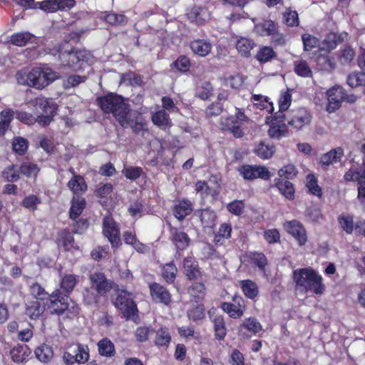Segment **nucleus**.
Returning <instances> with one entry per match:
<instances>
[{
    "mask_svg": "<svg viewBox=\"0 0 365 365\" xmlns=\"http://www.w3.org/2000/svg\"><path fill=\"white\" fill-rule=\"evenodd\" d=\"M104 20L113 26L125 25L128 22V18L125 15L114 12L106 14Z\"/></svg>",
    "mask_w": 365,
    "mask_h": 365,
    "instance_id": "nucleus-62",
    "label": "nucleus"
},
{
    "mask_svg": "<svg viewBox=\"0 0 365 365\" xmlns=\"http://www.w3.org/2000/svg\"><path fill=\"white\" fill-rule=\"evenodd\" d=\"M274 153V147L268 145L263 142L259 143L255 148V153L262 159H269Z\"/></svg>",
    "mask_w": 365,
    "mask_h": 365,
    "instance_id": "nucleus-60",
    "label": "nucleus"
},
{
    "mask_svg": "<svg viewBox=\"0 0 365 365\" xmlns=\"http://www.w3.org/2000/svg\"><path fill=\"white\" fill-rule=\"evenodd\" d=\"M240 285L246 297L254 299L258 296L259 287L255 282L250 279H244L240 282Z\"/></svg>",
    "mask_w": 365,
    "mask_h": 365,
    "instance_id": "nucleus-43",
    "label": "nucleus"
},
{
    "mask_svg": "<svg viewBox=\"0 0 365 365\" xmlns=\"http://www.w3.org/2000/svg\"><path fill=\"white\" fill-rule=\"evenodd\" d=\"M34 354L38 360L45 364L50 362L53 357V348L46 344H42L36 347Z\"/></svg>",
    "mask_w": 365,
    "mask_h": 365,
    "instance_id": "nucleus-41",
    "label": "nucleus"
},
{
    "mask_svg": "<svg viewBox=\"0 0 365 365\" xmlns=\"http://www.w3.org/2000/svg\"><path fill=\"white\" fill-rule=\"evenodd\" d=\"M122 173L126 179L135 181L140 178L143 173V170L141 167L128 166L123 169Z\"/></svg>",
    "mask_w": 365,
    "mask_h": 365,
    "instance_id": "nucleus-64",
    "label": "nucleus"
},
{
    "mask_svg": "<svg viewBox=\"0 0 365 365\" xmlns=\"http://www.w3.org/2000/svg\"><path fill=\"white\" fill-rule=\"evenodd\" d=\"M153 123L160 128H170L173 125L168 113L165 110H159L155 112L151 117Z\"/></svg>",
    "mask_w": 365,
    "mask_h": 365,
    "instance_id": "nucleus-40",
    "label": "nucleus"
},
{
    "mask_svg": "<svg viewBox=\"0 0 365 365\" xmlns=\"http://www.w3.org/2000/svg\"><path fill=\"white\" fill-rule=\"evenodd\" d=\"M103 234L112 247L118 248L121 245L119 226L110 215H106L103 219Z\"/></svg>",
    "mask_w": 365,
    "mask_h": 365,
    "instance_id": "nucleus-10",
    "label": "nucleus"
},
{
    "mask_svg": "<svg viewBox=\"0 0 365 365\" xmlns=\"http://www.w3.org/2000/svg\"><path fill=\"white\" fill-rule=\"evenodd\" d=\"M40 204H41V198L33 194L26 196L21 202V205L31 212L36 211Z\"/></svg>",
    "mask_w": 365,
    "mask_h": 365,
    "instance_id": "nucleus-61",
    "label": "nucleus"
},
{
    "mask_svg": "<svg viewBox=\"0 0 365 365\" xmlns=\"http://www.w3.org/2000/svg\"><path fill=\"white\" fill-rule=\"evenodd\" d=\"M277 174L279 177V178L290 181L297 176L298 170L295 165L288 164L279 169Z\"/></svg>",
    "mask_w": 365,
    "mask_h": 365,
    "instance_id": "nucleus-58",
    "label": "nucleus"
},
{
    "mask_svg": "<svg viewBox=\"0 0 365 365\" xmlns=\"http://www.w3.org/2000/svg\"><path fill=\"white\" fill-rule=\"evenodd\" d=\"M277 29V24L271 19H264L256 25V29L261 36H270Z\"/></svg>",
    "mask_w": 365,
    "mask_h": 365,
    "instance_id": "nucleus-42",
    "label": "nucleus"
},
{
    "mask_svg": "<svg viewBox=\"0 0 365 365\" xmlns=\"http://www.w3.org/2000/svg\"><path fill=\"white\" fill-rule=\"evenodd\" d=\"M97 105L106 114H111L115 120L123 128L128 126V115L130 111V105L125 98L115 93H109L96 98Z\"/></svg>",
    "mask_w": 365,
    "mask_h": 365,
    "instance_id": "nucleus-2",
    "label": "nucleus"
},
{
    "mask_svg": "<svg viewBox=\"0 0 365 365\" xmlns=\"http://www.w3.org/2000/svg\"><path fill=\"white\" fill-rule=\"evenodd\" d=\"M355 54L354 49L351 46L346 45L338 51L337 58L341 65H349L354 58Z\"/></svg>",
    "mask_w": 365,
    "mask_h": 365,
    "instance_id": "nucleus-46",
    "label": "nucleus"
},
{
    "mask_svg": "<svg viewBox=\"0 0 365 365\" xmlns=\"http://www.w3.org/2000/svg\"><path fill=\"white\" fill-rule=\"evenodd\" d=\"M217 309L212 307L208 310L210 319L214 324L215 335L219 340L223 339L227 334V329L224 318L221 315L217 314Z\"/></svg>",
    "mask_w": 365,
    "mask_h": 365,
    "instance_id": "nucleus-23",
    "label": "nucleus"
},
{
    "mask_svg": "<svg viewBox=\"0 0 365 365\" xmlns=\"http://www.w3.org/2000/svg\"><path fill=\"white\" fill-rule=\"evenodd\" d=\"M183 273L186 278L190 281L201 279L202 272L199 267L198 262L191 256H187L183 259Z\"/></svg>",
    "mask_w": 365,
    "mask_h": 365,
    "instance_id": "nucleus-18",
    "label": "nucleus"
},
{
    "mask_svg": "<svg viewBox=\"0 0 365 365\" xmlns=\"http://www.w3.org/2000/svg\"><path fill=\"white\" fill-rule=\"evenodd\" d=\"M14 112L11 110H6L1 112L0 134L4 135L8 130L13 119Z\"/></svg>",
    "mask_w": 365,
    "mask_h": 365,
    "instance_id": "nucleus-63",
    "label": "nucleus"
},
{
    "mask_svg": "<svg viewBox=\"0 0 365 365\" xmlns=\"http://www.w3.org/2000/svg\"><path fill=\"white\" fill-rule=\"evenodd\" d=\"M79 282V276L65 274L60 282V289H55L49 295L48 308L53 314L63 319H73L79 315L81 308L73 300L68 298Z\"/></svg>",
    "mask_w": 365,
    "mask_h": 365,
    "instance_id": "nucleus-1",
    "label": "nucleus"
},
{
    "mask_svg": "<svg viewBox=\"0 0 365 365\" xmlns=\"http://www.w3.org/2000/svg\"><path fill=\"white\" fill-rule=\"evenodd\" d=\"M305 187L307 192L318 198H322L323 195L322 188L318 184V179L314 174L309 173L306 176Z\"/></svg>",
    "mask_w": 365,
    "mask_h": 365,
    "instance_id": "nucleus-37",
    "label": "nucleus"
},
{
    "mask_svg": "<svg viewBox=\"0 0 365 365\" xmlns=\"http://www.w3.org/2000/svg\"><path fill=\"white\" fill-rule=\"evenodd\" d=\"M294 73L303 78H309L312 76V71L309 63L305 60H297L294 61Z\"/></svg>",
    "mask_w": 365,
    "mask_h": 365,
    "instance_id": "nucleus-52",
    "label": "nucleus"
},
{
    "mask_svg": "<svg viewBox=\"0 0 365 365\" xmlns=\"http://www.w3.org/2000/svg\"><path fill=\"white\" fill-rule=\"evenodd\" d=\"M114 294L111 297V302L122 317L128 320L138 316V309L135 301V294L125 288H119L115 285Z\"/></svg>",
    "mask_w": 365,
    "mask_h": 365,
    "instance_id": "nucleus-6",
    "label": "nucleus"
},
{
    "mask_svg": "<svg viewBox=\"0 0 365 365\" xmlns=\"http://www.w3.org/2000/svg\"><path fill=\"white\" fill-rule=\"evenodd\" d=\"M30 294L38 301H44L48 299L49 302V294L45 290L39 283L34 282L29 288Z\"/></svg>",
    "mask_w": 365,
    "mask_h": 365,
    "instance_id": "nucleus-53",
    "label": "nucleus"
},
{
    "mask_svg": "<svg viewBox=\"0 0 365 365\" xmlns=\"http://www.w3.org/2000/svg\"><path fill=\"white\" fill-rule=\"evenodd\" d=\"M194 210L192 202L187 198H180L175 201L172 207L173 215L180 222L184 220Z\"/></svg>",
    "mask_w": 365,
    "mask_h": 365,
    "instance_id": "nucleus-16",
    "label": "nucleus"
},
{
    "mask_svg": "<svg viewBox=\"0 0 365 365\" xmlns=\"http://www.w3.org/2000/svg\"><path fill=\"white\" fill-rule=\"evenodd\" d=\"M237 170L245 180H254L260 178L269 180L271 173L264 165L244 164L240 165Z\"/></svg>",
    "mask_w": 365,
    "mask_h": 365,
    "instance_id": "nucleus-8",
    "label": "nucleus"
},
{
    "mask_svg": "<svg viewBox=\"0 0 365 365\" xmlns=\"http://www.w3.org/2000/svg\"><path fill=\"white\" fill-rule=\"evenodd\" d=\"M161 276L168 284H173L175 281L178 268L174 261L165 263L160 266Z\"/></svg>",
    "mask_w": 365,
    "mask_h": 365,
    "instance_id": "nucleus-39",
    "label": "nucleus"
},
{
    "mask_svg": "<svg viewBox=\"0 0 365 365\" xmlns=\"http://www.w3.org/2000/svg\"><path fill=\"white\" fill-rule=\"evenodd\" d=\"M195 191L200 193L203 199L211 196L212 200H215L220 192V185L216 182L215 185L211 187L205 180H197L195 183Z\"/></svg>",
    "mask_w": 365,
    "mask_h": 365,
    "instance_id": "nucleus-24",
    "label": "nucleus"
},
{
    "mask_svg": "<svg viewBox=\"0 0 365 365\" xmlns=\"http://www.w3.org/2000/svg\"><path fill=\"white\" fill-rule=\"evenodd\" d=\"M73 232L68 229L64 228L57 232L56 243L58 247H62L65 252H70L72 250H78L76 245Z\"/></svg>",
    "mask_w": 365,
    "mask_h": 365,
    "instance_id": "nucleus-20",
    "label": "nucleus"
},
{
    "mask_svg": "<svg viewBox=\"0 0 365 365\" xmlns=\"http://www.w3.org/2000/svg\"><path fill=\"white\" fill-rule=\"evenodd\" d=\"M187 294L192 303H202L207 294V288L200 282H192L187 288Z\"/></svg>",
    "mask_w": 365,
    "mask_h": 365,
    "instance_id": "nucleus-25",
    "label": "nucleus"
},
{
    "mask_svg": "<svg viewBox=\"0 0 365 365\" xmlns=\"http://www.w3.org/2000/svg\"><path fill=\"white\" fill-rule=\"evenodd\" d=\"M293 279L296 286L304 292L322 295L326 290L322 275L312 268H300L294 270Z\"/></svg>",
    "mask_w": 365,
    "mask_h": 365,
    "instance_id": "nucleus-4",
    "label": "nucleus"
},
{
    "mask_svg": "<svg viewBox=\"0 0 365 365\" xmlns=\"http://www.w3.org/2000/svg\"><path fill=\"white\" fill-rule=\"evenodd\" d=\"M272 187H277L279 193L286 199L289 200H294L295 187L292 182L282 178H275Z\"/></svg>",
    "mask_w": 365,
    "mask_h": 365,
    "instance_id": "nucleus-26",
    "label": "nucleus"
},
{
    "mask_svg": "<svg viewBox=\"0 0 365 365\" xmlns=\"http://www.w3.org/2000/svg\"><path fill=\"white\" fill-rule=\"evenodd\" d=\"M344 155V150L341 147L332 148L321 156L319 164L323 170H328L331 165L341 162Z\"/></svg>",
    "mask_w": 365,
    "mask_h": 365,
    "instance_id": "nucleus-19",
    "label": "nucleus"
},
{
    "mask_svg": "<svg viewBox=\"0 0 365 365\" xmlns=\"http://www.w3.org/2000/svg\"><path fill=\"white\" fill-rule=\"evenodd\" d=\"M276 56L277 53L272 47L264 46L259 48V50L258 51L255 56V58L260 63H265L268 61H270Z\"/></svg>",
    "mask_w": 365,
    "mask_h": 365,
    "instance_id": "nucleus-54",
    "label": "nucleus"
},
{
    "mask_svg": "<svg viewBox=\"0 0 365 365\" xmlns=\"http://www.w3.org/2000/svg\"><path fill=\"white\" fill-rule=\"evenodd\" d=\"M245 307L244 299L240 295L235 294L232 302H230V317L240 318L245 310Z\"/></svg>",
    "mask_w": 365,
    "mask_h": 365,
    "instance_id": "nucleus-32",
    "label": "nucleus"
},
{
    "mask_svg": "<svg viewBox=\"0 0 365 365\" xmlns=\"http://www.w3.org/2000/svg\"><path fill=\"white\" fill-rule=\"evenodd\" d=\"M197 215L201 222V225L204 228H213L215 225V220L217 218L216 213L209 209H201L196 211Z\"/></svg>",
    "mask_w": 365,
    "mask_h": 365,
    "instance_id": "nucleus-33",
    "label": "nucleus"
},
{
    "mask_svg": "<svg viewBox=\"0 0 365 365\" xmlns=\"http://www.w3.org/2000/svg\"><path fill=\"white\" fill-rule=\"evenodd\" d=\"M169 240L175 246L174 257L179 259L182 256V252L187 249L191 243L189 235L180 228L169 225Z\"/></svg>",
    "mask_w": 365,
    "mask_h": 365,
    "instance_id": "nucleus-7",
    "label": "nucleus"
},
{
    "mask_svg": "<svg viewBox=\"0 0 365 365\" xmlns=\"http://www.w3.org/2000/svg\"><path fill=\"white\" fill-rule=\"evenodd\" d=\"M283 229L291 235L299 246H304L308 241L307 232L304 225L297 220H287L283 223Z\"/></svg>",
    "mask_w": 365,
    "mask_h": 365,
    "instance_id": "nucleus-11",
    "label": "nucleus"
},
{
    "mask_svg": "<svg viewBox=\"0 0 365 365\" xmlns=\"http://www.w3.org/2000/svg\"><path fill=\"white\" fill-rule=\"evenodd\" d=\"M129 121L128 125L134 134L144 136L145 133H148L149 130L147 128V121L143 117L138 116L135 119L129 118Z\"/></svg>",
    "mask_w": 365,
    "mask_h": 365,
    "instance_id": "nucleus-44",
    "label": "nucleus"
},
{
    "mask_svg": "<svg viewBox=\"0 0 365 365\" xmlns=\"http://www.w3.org/2000/svg\"><path fill=\"white\" fill-rule=\"evenodd\" d=\"M67 186L74 194V196L86 192L88 189L84 178L81 175L76 174L68 182Z\"/></svg>",
    "mask_w": 365,
    "mask_h": 365,
    "instance_id": "nucleus-31",
    "label": "nucleus"
},
{
    "mask_svg": "<svg viewBox=\"0 0 365 365\" xmlns=\"http://www.w3.org/2000/svg\"><path fill=\"white\" fill-rule=\"evenodd\" d=\"M196 305L191 307L187 312V316L190 320L197 322L205 317V308L203 303H196Z\"/></svg>",
    "mask_w": 365,
    "mask_h": 365,
    "instance_id": "nucleus-51",
    "label": "nucleus"
},
{
    "mask_svg": "<svg viewBox=\"0 0 365 365\" xmlns=\"http://www.w3.org/2000/svg\"><path fill=\"white\" fill-rule=\"evenodd\" d=\"M20 173L28 178H36L40 168L36 163L30 161H24L19 166Z\"/></svg>",
    "mask_w": 365,
    "mask_h": 365,
    "instance_id": "nucleus-45",
    "label": "nucleus"
},
{
    "mask_svg": "<svg viewBox=\"0 0 365 365\" xmlns=\"http://www.w3.org/2000/svg\"><path fill=\"white\" fill-rule=\"evenodd\" d=\"M75 4L74 0H44L38 2V7L46 13H54L57 11L69 10Z\"/></svg>",
    "mask_w": 365,
    "mask_h": 365,
    "instance_id": "nucleus-15",
    "label": "nucleus"
},
{
    "mask_svg": "<svg viewBox=\"0 0 365 365\" xmlns=\"http://www.w3.org/2000/svg\"><path fill=\"white\" fill-rule=\"evenodd\" d=\"M190 48L193 53L205 57L211 52L212 45L205 39L197 38L190 41Z\"/></svg>",
    "mask_w": 365,
    "mask_h": 365,
    "instance_id": "nucleus-28",
    "label": "nucleus"
},
{
    "mask_svg": "<svg viewBox=\"0 0 365 365\" xmlns=\"http://www.w3.org/2000/svg\"><path fill=\"white\" fill-rule=\"evenodd\" d=\"M250 121L242 110L236 108L235 115L232 118L230 133L236 138H242L248 129L247 124Z\"/></svg>",
    "mask_w": 365,
    "mask_h": 365,
    "instance_id": "nucleus-13",
    "label": "nucleus"
},
{
    "mask_svg": "<svg viewBox=\"0 0 365 365\" xmlns=\"http://www.w3.org/2000/svg\"><path fill=\"white\" fill-rule=\"evenodd\" d=\"M73 353L75 354L78 364H85L89 359V348L88 345L82 344L81 343H76V347L73 350Z\"/></svg>",
    "mask_w": 365,
    "mask_h": 365,
    "instance_id": "nucleus-55",
    "label": "nucleus"
},
{
    "mask_svg": "<svg viewBox=\"0 0 365 365\" xmlns=\"http://www.w3.org/2000/svg\"><path fill=\"white\" fill-rule=\"evenodd\" d=\"M253 101L256 102L255 105L257 108L261 110L266 109L269 113H272L274 110V106L272 102H269L267 97L263 96L260 94H254L252 96Z\"/></svg>",
    "mask_w": 365,
    "mask_h": 365,
    "instance_id": "nucleus-59",
    "label": "nucleus"
},
{
    "mask_svg": "<svg viewBox=\"0 0 365 365\" xmlns=\"http://www.w3.org/2000/svg\"><path fill=\"white\" fill-rule=\"evenodd\" d=\"M255 46V43L249 38H241L235 43L236 49L242 56L248 57L250 55L251 50Z\"/></svg>",
    "mask_w": 365,
    "mask_h": 365,
    "instance_id": "nucleus-49",
    "label": "nucleus"
},
{
    "mask_svg": "<svg viewBox=\"0 0 365 365\" xmlns=\"http://www.w3.org/2000/svg\"><path fill=\"white\" fill-rule=\"evenodd\" d=\"M1 176L5 181L9 182H17L20 179L19 168L17 169L16 165H10L4 169Z\"/></svg>",
    "mask_w": 365,
    "mask_h": 365,
    "instance_id": "nucleus-56",
    "label": "nucleus"
},
{
    "mask_svg": "<svg viewBox=\"0 0 365 365\" xmlns=\"http://www.w3.org/2000/svg\"><path fill=\"white\" fill-rule=\"evenodd\" d=\"M150 295L153 302L170 306L172 302V295L167 287L158 282L148 284Z\"/></svg>",
    "mask_w": 365,
    "mask_h": 365,
    "instance_id": "nucleus-14",
    "label": "nucleus"
},
{
    "mask_svg": "<svg viewBox=\"0 0 365 365\" xmlns=\"http://www.w3.org/2000/svg\"><path fill=\"white\" fill-rule=\"evenodd\" d=\"M171 341V335L167 327H161L155 332V344L157 346L168 347Z\"/></svg>",
    "mask_w": 365,
    "mask_h": 365,
    "instance_id": "nucleus-47",
    "label": "nucleus"
},
{
    "mask_svg": "<svg viewBox=\"0 0 365 365\" xmlns=\"http://www.w3.org/2000/svg\"><path fill=\"white\" fill-rule=\"evenodd\" d=\"M61 78L59 73L49 67H34L29 72L19 71L16 79L19 84L41 90Z\"/></svg>",
    "mask_w": 365,
    "mask_h": 365,
    "instance_id": "nucleus-3",
    "label": "nucleus"
},
{
    "mask_svg": "<svg viewBox=\"0 0 365 365\" xmlns=\"http://www.w3.org/2000/svg\"><path fill=\"white\" fill-rule=\"evenodd\" d=\"M45 312V306L38 300H31L26 304L25 314L31 319L40 318Z\"/></svg>",
    "mask_w": 365,
    "mask_h": 365,
    "instance_id": "nucleus-30",
    "label": "nucleus"
},
{
    "mask_svg": "<svg viewBox=\"0 0 365 365\" xmlns=\"http://www.w3.org/2000/svg\"><path fill=\"white\" fill-rule=\"evenodd\" d=\"M9 353L11 360L16 364H20L28 359L31 351L27 345L18 344L10 350Z\"/></svg>",
    "mask_w": 365,
    "mask_h": 365,
    "instance_id": "nucleus-29",
    "label": "nucleus"
},
{
    "mask_svg": "<svg viewBox=\"0 0 365 365\" xmlns=\"http://www.w3.org/2000/svg\"><path fill=\"white\" fill-rule=\"evenodd\" d=\"M262 330V325L254 317L245 319L239 326L238 334L243 338H250Z\"/></svg>",
    "mask_w": 365,
    "mask_h": 365,
    "instance_id": "nucleus-21",
    "label": "nucleus"
},
{
    "mask_svg": "<svg viewBox=\"0 0 365 365\" xmlns=\"http://www.w3.org/2000/svg\"><path fill=\"white\" fill-rule=\"evenodd\" d=\"M55 56L61 62V66L74 71L81 68L83 62L88 63L91 53L86 50L77 49L68 43H60L53 48Z\"/></svg>",
    "mask_w": 365,
    "mask_h": 365,
    "instance_id": "nucleus-5",
    "label": "nucleus"
},
{
    "mask_svg": "<svg viewBox=\"0 0 365 365\" xmlns=\"http://www.w3.org/2000/svg\"><path fill=\"white\" fill-rule=\"evenodd\" d=\"M35 107L40 109L43 113L56 115L57 107L56 104L45 97H37L35 98Z\"/></svg>",
    "mask_w": 365,
    "mask_h": 365,
    "instance_id": "nucleus-38",
    "label": "nucleus"
},
{
    "mask_svg": "<svg viewBox=\"0 0 365 365\" xmlns=\"http://www.w3.org/2000/svg\"><path fill=\"white\" fill-rule=\"evenodd\" d=\"M349 35L346 31L328 33L324 41L323 45L326 49L330 52L335 49L339 45L349 40Z\"/></svg>",
    "mask_w": 365,
    "mask_h": 365,
    "instance_id": "nucleus-22",
    "label": "nucleus"
},
{
    "mask_svg": "<svg viewBox=\"0 0 365 365\" xmlns=\"http://www.w3.org/2000/svg\"><path fill=\"white\" fill-rule=\"evenodd\" d=\"M86 201L84 197L77 195L73 196L71 200V206L69 210V218L76 220L82 214L86 208Z\"/></svg>",
    "mask_w": 365,
    "mask_h": 365,
    "instance_id": "nucleus-34",
    "label": "nucleus"
},
{
    "mask_svg": "<svg viewBox=\"0 0 365 365\" xmlns=\"http://www.w3.org/2000/svg\"><path fill=\"white\" fill-rule=\"evenodd\" d=\"M103 296L102 294H99L98 291L91 287L85 288L83 292V302L86 305L97 306Z\"/></svg>",
    "mask_w": 365,
    "mask_h": 365,
    "instance_id": "nucleus-48",
    "label": "nucleus"
},
{
    "mask_svg": "<svg viewBox=\"0 0 365 365\" xmlns=\"http://www.w3.org/2000/svg\"><path fill=\"white\" fill-rule=\"evenodd\" d=\"M311 120V113L304 108H299L292 111L290 118L287 120V123L294 128L299 130L309 124Z\"/></svg>",
    "mask_w": 365,
    "mask_h": 365,
    "instance_id": "nucleus-17",
    "label": "nucleus"
},
{
    "mask_svg": "<svg viewBox=\"0 0 365 365\" xmlns=\"http://www.w3.org/2000/svg\"><path fill=\"white\" fill-rule=\"evenodd\" d=\"M188 19L197 25H203L210 19V15L206 7L194 6L187 13Z\"/></svg>",
    "mask_w": 365,
    "mask_h": 365,
    "instance_id": "nucleus-27",
    "label": "nucleus"
},
{
    "mask_svg": "<svg viewBox=\"0 0 365 365\" xmlns=\"http://www.w3.org/2000/svg\"><path fill=\"white\" fill-rule=\"evenodd\" d=\"M97 348L98 354L101 356L112 358L116 354L114 344L107 337H104L98 341Z\"/></svg>",
    "mask_w": 365,
    "mask_h": 365,
    "instance_id": "nucleus-35",
    "label": "nucleus"
},
{
    "mask_svg": "<svg viewBox=\"0 0 365 365\" xmlns=\"http://www.w3.org/2000/svg\"><path fill=\"white\" fill-rule=\"evenodd\" d=\"M338 223L341 229L347 235H351L354 232V216L352 215H340L338 218Z\"/></svg>",
    "mask_w": 365,
    "mask_h": 365,
    "instance_id": "nucleus-57",
    "label": "nucleus"
},
{
    "mask_svg": "<svg viewBox=\"0 0 365 365\" xmlns=\"http://www.w3.org/2000/svg\"><path fill=\"white\" fill-rule=\"evenodd\" d=\"M90 287L106 296L111 289H114V282L108 279L104 272L96 271L91 273L88 277Z\"/></svg>",
    "mask_w": 365,
    "mask_h": 365,
    "instance_id": "nucleus-12",
    "label": "nucleus"
},
{
    "mask_svg": "<svg viewBox=\"0 0 365 365\" xmlns=\"http://www.w3.org/2000/svg\"><path fill=\"white\" fill-rule=\"evenodd\" d=\"M284 24L288 27H297L299 25V14L297 11L290 7L287 8L282 14Z\"/></svg>",
    "mask_w": 365,
    "mask_h": 365,
    "instance_id": "nucleus-50",
    "label": "nucleus"
},
{
    "mask_svg": "<svg viewBox=\"0 0 365 365\" xmlns=\"http://www.w3.org/2000/svg\"><path fill=\"white\" fill-rule=\"evenodd\" d=\"M33 40H36V36L29 31L16 32L10 37L11 43L19 47L33 43Z\"/></svg>",
    "mask_w": 365,
    "mask_h": 365,
    "instance_id": "nucleus-36",
    "label": "nucleus"
},
{
    "mask_svg": "<svg viewBox=\"0 0 365 365\" xmlns=\"http://www.w3.org/2000/svg\"><path fill=\"white\" fill-rule=\"evenodd\" d=\"M327 94L328 100L327 110L330 112H334L339 109L342 101L354 102L356 98L353 95L348 96L344 88L340 86H335L329 88Z\"/></svg>",
    "mask_w": 365,
    "mask_h": 365,
    "instance_id": "nucleus-9",
    "label": "nucleus"
}]
</instances>
